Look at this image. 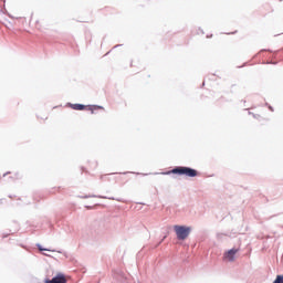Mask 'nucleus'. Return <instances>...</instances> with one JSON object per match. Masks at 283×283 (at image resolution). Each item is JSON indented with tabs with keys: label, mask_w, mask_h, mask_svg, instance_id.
Here are the masks:
<instances>
[{
	"label": "nucleus",
	"mask_w": 283,
	"mask_h": 283,
	"mask_svg": "<svg viewBox=\"0 0 283 283\" xmlns=\"http://www.w3.org/2000/svg\"><path fill=\"white\" fill-rule=\"evenodd\" d=\"M169 174H177L178 176H186L187 178H196L200 176V172H198V170L189 167H176L168 172H161L163 176H169Z\"/></svg>",
	"instance_id": "f257e3e1"
},
{
	"label": "nucleus",
	"mask_w": 283,
	"mask_h": 283,
	"mask_svg": "<svg viewBox=\"0 0 283 283\" xmlns=\"http://www.w3.org/2000/svg\"><path fill=\"white\" fill-rule=\"evenodd\" d=\"M69 106L71 107V109H75L76 112H83L84 109H86L87 112H91V114H96L98 109H105L103 106L97 105L85 106L83 104H69Z\"/></svg>",
	"instance_id": "f03ea898"
},
{
	"label": "nucleus",
	"mask_w": 283,
	"mask_h": 283,
	"mask_svg": "<svg viewBox=\"0 0 283 283\" xmlns=\"http://www.w3.org/2000/svg\"><path fill=\"white\" fill-rule=\"evenodd\" d=\"M174 231L177 235V240H187L191 233V227L175 226Z\"/></svg>",
	"instance_id": "7ed1b4c3"
},
{
	"label": "nucleus",
	"mask_w": 283,
	"mask_h": 283,
	"mask_svg": "<svg viewBox=\"0 0 283 283\" xmlns=\"http://www.w3.org/2000/svg\"><path fill=\"white\" fill-rule=\"evenodd\" d=\"M235 253H238V249H230L223 254V260H226V262H235Z\"/></svg>",
	"instance_id": "20e7f679"
},
{
	"label": "nucleus",
	"mask_w": 283,
	"mask_h": 283,
	"mask_svg": "<svg viewBox=\"0 0 283 283\" xmlns=\"http://www.w3.org/2000/svg\"><path fill=\"white\" fill-rule=\"evenodd\" d=\"M45 282H51V283H67V279H65L64 274H57L54 276L51 281L46 280Z\"/></svg>",
	"instance_id": "39448f33"
},
{
	"label": "nucleus",
	"mask_w": 283,
	"mask_h": 283,
	"mask_svg": "<svg viewBox=\"0 0 283 283\" xmlns=\"http://www.w3.org/2000/svg\"><path fill=\"white\" fill-rule=\"evenodd\" d=\"M80 198L87 199V198H102L104 200H114V198L106 197V196H95V195H86V196H80Z\"/></svg>",
	"instance_id": "423d86ee"
},
{
	"label": "nucleus",
	"mask_w": 283,
	"mask_h": 283,
	"mask_svg": "<svg viewBox=\"0 0 283 283\" xmlns=\"http://www.w3.org/2000/svg\"><path fill=\"white\" fill-rule=\"evenodd\" d=\"M273 283H283V275H277Z\"/></svg>",
	"instance_id": "0eeeda50"
},
{
	"label": "nucleus",
	"mask_w": 283,
	"mask_h": 283,
	"mask_svg": "<svg viewBox=\"0 0 283 283\" xmlns=\"http://www.w3.org/2000/svg\"><path fill=\"white\" fill-rule=\"evenodd\" d=\"M36 248L39 249V251H50V249H45L43 247H41V244H36Z\"/></svg>",
	"instance_id": "6e6552de"
},
{
	"label": "nucleus",
	"mask_w": 283,
	"mask_h": 283,
	"mask_svg": "<svg viewBox=\"0 0 283 283\" xmlns=\"http://www.w3.org/2000/svg\"><path fill=\"white\" fill-rule=\"evenodd\" d=\"M86 209H92V207H90V206H86Z\"/></svg>",
	"instance_id": "1a4fd4ad"
},
{
	"label": "nucleus",
	"mask_w": 283,
	"mask_h": 283,
	"mask_svg": "<svg viewBox=\"0 0 283 283\" xmlns=\"http://www.w3.org/2000/svg\"><path fill=\"white\" fill-rule=\"evenodd\" d=\"M130 67H134V64H132V62H130Z\"/></svg>",
	"instance_id": "9d476101"
},
{
	"label": "nucleus",
	"mask_w": 283,
	"mask_h": 283,
	"mask_svg": "<svg viewBox=\"0 0 283 283\" xmlns=\"http://www.w3.org/2000/svg\"><path fill=\"white\" fill-rule=\"evenodd\" d=\"M45 283H52V282H50V281H45Z\"/></svg>",
	"instance_id": "9b49d317"
}]
</instances>
